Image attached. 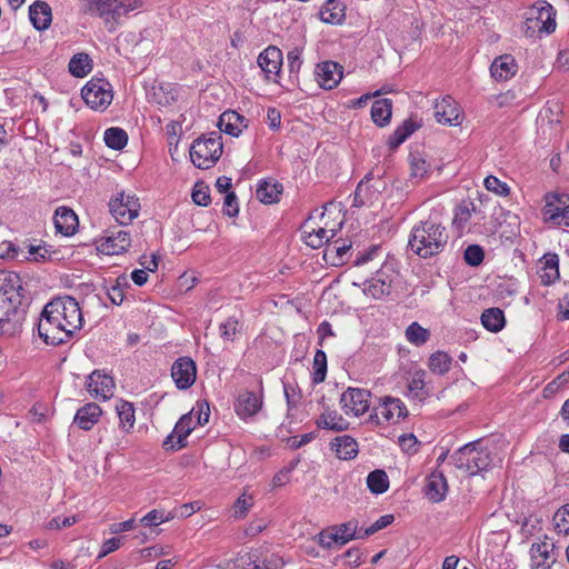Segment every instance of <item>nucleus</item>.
Listing matches in <instances>:
<instances>
[{
    "label": "nucleus",
    "mask_w": 569,
    "mask_h": 569,
    "mask_svg": "<svg viewBox=\"0 0 569 569\" xmlns=\"http://www.w3.org/2000/svg\"><path fill=\"white\" fill-rule=\"evenodd\" d=\"M449 240L447 228L432 219L420 221L411 229L408 247L422 259L441 253Z\"/></svg>",
    "instance_id": "nucleus-1"
},
{
    "label": "nucleus",
    "mask_w": 569,
    "mask_h": 569,
    "mask_svg": "<svg viewBox=\"0 0 569 569\" xmlns=\"http://www.w3.org/2000/svg\"><path fill=\"white\" fill-rule=\"evenodd\" d=\"M456 468L470 476L487 470L492 463V457L487 448L480 447V440L469 442L450 457Z\"/></svg>",
    "instance_id": "nucleus-2"
},
{
    "label": "nucleus",
    "mask_w": 569,
    "mask_h": 569,
    "mask_svg": "<svg viewBox=\"0 0 569 569\" xmlns=\"http://www.w3.org/2000/svg\"><path fill=\"white\" fill-rule=\"evenodd\" d=\"M137 8V0H90L88 11L103 19L109 31L116 30L121 19Z\"/></svg>",
    "instance_id": "nucleus-3"
},
{
    "label": "nucleus",
    "mask_w": 569,
    "mask_h": 569,
    "mask_svg": "<svg viewBox=\"0 0 569 569\" xmlns=\"http://www.w3.org/2000/svg\"><path fill=\"white\" fill-rule=\"evenodd\" d=\"M223 143L221 136L211 132L208 137L198 138L190 148V159L199 169L211 168L221 157Z\"/></svg>",
    "instance_id": "nucleus-4"
},
{
    "label": "nucleus",
    "mask_w": 569,
    "mask_h": 569,
    "mask_svg": "<svg viewBox=\"0 0 569 569\" xmlns=\"http://www.w3.org/2000/svg\"><path fill=\"white\" fill-rule=\"evenodd\" d=\"M48 311L54 315L58 312L57 319L62 322L69 340L73 337L74 332L82 327L83 318L79 303L70 296L58 297L48 302Z\"/></svg>",
    "instance_id": "nucleus-5"
},
{
    "label": "nucleus",
    "mask_w": 569,
    "mask_h": 569,
    "mask_svg": "<svg viewBox=\"0 0 569 569\" xmlns=\"http://www.w3.org/2000/svg\"><path fill=\"white\" fill-rule=\"evenodd\" d=\"M361 528L356 519L343 523L330 526L319 533V543L323 548L330 549L335 546L341 547L353 539H362Z\"/></svg>",
    "instance_id": "nucleus-6"
},
{
    "label": "nucleus",
    "mask_w": 569,
    "mask_h": 569,
    "mask_svg": "<svg viewBox=\"0 0 569 569\" xmlns=\"http://www.w3.org/2000/svg\"><path fill=\"white\" fill-rule=\"evenodd\" d=\"M408 416L406 405L399 399L391 396L379 398L378 405L372 407L369 421L373 425L399 422Z\"/></svg>",
    "instance_id": "nucleus-7"
},
{
    "label": "nucleus",
    "mask_w": 569,
    "mask_h": 569,
    "mask_svg": "<svg viewBox=\"0 0 569 569\" xmlns=\"http://www.w3.org/2000/svg\"><path fill=\"white\" fill-rule=\"evenodd\" d=\"M56 315L48 311V303L44 306L38 322V335L47 343L59 346L69 341L67 332Z\"/></svg>",
    "instance_id": "nucleus-8"
},
{
    "label": "nucleus",
    "mask_w": 569,
    "mask_h": 569,
    "mask_svg": "<svg viewBox=\"0 0 569 569\" xmlns=\"http://www.w3.org/2000/svg\"><path fill=\"white\" fill-rule=\"evenodd\" d=\"M528 29L551 33L556 30V10L545 0L535 2L527 11Z\"/></svg>",
    "instance_id": "nucleus-9"
},
{
    "label": "nucleus",
    "mask_w": 569,
    "mask_h": 569,
    "mask_svg": "<svg viewBox=\"0 0 569 569\" xmlns=\"http://www.w3.org/2000/svg\"><path fill=\"white\" fill-rule=\"evenodd\" d=\"M81 96L91 109L104 110L113 98L112 86L104 79L93 78L82 88Z\"/></svg>",
    "instance_id": "nucleus-10"
},
{
    "label": "nucleus",
    "mask_w": 569,
    "mask_h": 569,
    "mask_svg": "<svg viewBox=\"0 0 569 569\" xmlns=\"http://www.w3.org/2000/svg\"><path fill=\"white\" fill-rule=\"evenodd\" d=\"M397 278L398 273L395 271L392 264L383 263L375 276L365 282L363 293L373 299H382L391 293L393 282Z\"/></svg>",
    "instance_id": "nucleus-11"
},
{
    "label": "nucleus",
    "mask_w": 569,
    "mask_h": 569,
    "mask_svg": "<svg viewBox=\"0 0 569 569\" xmlns=\"http://www.w3.org/2000/svg\"><path fill=\"white\" fill-rule=\"evenodd\" d=\"M109 210L119 224H127L138 217L139 199L124 191L117 192L109 201Z\"/></svg>",
    "instance_id": "nucleus-12"
},
{
    "label": "nucleus",
    "mask_w": 569,
    "mask_h": 569,
    "mask_svg": "<svg viewBox=\"0 0 569 569\" xmlns=\"http://www.w3.org/2000/svg\"><path fill=\"white\" fill-rule=\"evenodd\" d=\"M371 392L363 388L348 387L340 397V406L346 415L360 417L370 406Z\"/></svg>",
    "instance_id": "nucleus-13"
},
{
    "label": "nucleus",
    "mask_w": 569,
    "mask_h": 569,
    "mask_svg": "<svg viewBox=\"0 0 569 569\" xmlns=\"http://www.w3.org/2000/svg\"><path fill=\"white\" fill-rule=\"evenodd\" d=\"M171 377L178 389L190 388L197 378L196 362L190 357L178 358L171 367Z\"/></svg>",
    "instance_id": "nucleus-14"
},
{
    "label": "nucleus",
    "mask_w": 569,
    "mask_h": 569,
    "mask_svg": "<svg viewBox=\"0 0 569 569\" xmlns=\"http://www.w3.org/2000/svg\"><path fill=\"white\" fill-rule=\"evenodd\" d=\"M342 66L331 60L318 63L315 69L316 81L326 90L336 88L342 79Z\"/></svg>",
    "instance_id": "nucleus-15"
},
{
    "label": "nucleus",
    "mask_w": 569,
    "mask_h": 569,
    "mask_svg": "<svg viewBox=\"0 0 569 569\" xmlns=\"http://www.w3.org/2000/svg\"><path fill=\"white\" fill-rule=\"evenodd\" d=\"M282 60V51L276 46H269L260 52L257 63L263 71L267 80L277 81L276 78L280 73Z\"/></svg>",
    "instance_id": "nucleus-16"
},
{
    "label": "nucleus",
    "mask_w": 569,
    "mask_h": 569,
    "mask_svg": "<svg viewBox=\"0 0 569 569\" xmlns=\"http://www.w3.org/2000/svg\"><path fill=\"white\" fill-rule=\"evenodd\" d=\"M114 381L112 377L94 370L89 377L87 382L88 391L94 398L107 400L113 395Z\"/></svg>",
    "instance_id": "nucleus-17"
},
{
    "label": "nucleus",
    "mask_w": 569,
    "mask_h": 569,
    "mask_svg": "<svg viewBox=\"0 0 569 569\" xmlns=\"http://www.w3.org/2000/svg\"><path fill=\"white\" fill-rule=\"evenodd\" d=\"M131 246L130 234L124 230L108 231L98 249L106 254H120Z\"/></svg>",
    "instance_id": "nucleus-18"
},
{
    "label": "nucleus",
    "mask_w": 569,
    "mask_h": 569,
    "mask_svg": "<svg viewBox=\"0 0 569 569\" xmlns=\"http://www.w3.org/2000/svg\"><path fill=\"white\" fill-rule=\"evenodd\" d=\"M262 408V395L253 391H241L234 402L236 413L241 419L256 416Z\"/></svg>",
    "instance_id": "nucleus-19"
},
{
    "label": "nucleus",
    "mask_w": 569,
    "mask_h": 569,
    "mask_svg": "<svg viewBox=\"0 0 569 569\" xmlns=\"http://www.w3.org/2000/svg\"><path fill=\"white\" fill-rule=\"evenodd\" d=\"M194 409L190 412L183 415L174 426L173 431L163 441V447L166 449H174L173 439L177 438V449H181L187 446V437L193 430L192 423V415Z\"/></svg>",
    "instance_id": "nucleus-20"
},
{
    "label": "nucleus",
    "mask_w": 569,
    "mask_h": 569,
    "mask_svg": "<svg viewBox=\"0 0 569 569\" xmlns=\"http://www.w3.org/2000/svg\"><path fill=\"white\" fill-rule=\"evenodd\" d=\"M218 127L220 131L232 136L239 137V134L248 127V119L234 110H227L221 113Z\"/></svg>",
    "instance_id": "nucleus-21"
},
{
    "label": "nucleus",
    "mask_w": 569,
    "mask_h": 569,
    "mask_svg": "<svg viewBox=\"0 0 569 569\" xmlns=\"http://www.w3.org/2000/svg\"><path fill=\"white\" fill-rule=\"evenodd\" d=\"M518 71L516 59L511 54H502L496 58L490 67V73L497 81H507Z\"/></svg>",
    "instance_id": "nucleus-22"
},
{
    "label": "nucleus",
    "mask_w": 569,
    "mask_h": 569,
    "mask_svg": "<svg viewBox=\"0 0 569 569\" xmlns=\"http://www.w3.org/2000/svg\"><path fill=\"white\" fill-rule=\"evenodd\" d=\"M53 222L56 230L67 237L74 234L79 226L76 212L68 207H59L56 210Z\"/></svg>",
    "instance_id": "nucleus-23"
},
{
    "label": "nucleus",
    "mask_w": 569,
    "mask_h": 569,
    "mask_svg": "<svg viewBox=\"0 0 569 569\" xmlns=\"http://www.w3.org/2000/svg\"><path fill=\"white\" fill-rule=\"evenodd\" d=\"M448 492L447 479L442 472H432L425 486L426 497L433 503L441 502L446 499Z\"/></svg>",
    "instance_id": "nucleus-24"
},
{
    "label": "nucleus",
    "mask_w": 569,
    "mask_h": 569,
    "mask_svg": "<svg viewBox=\"0 0 569 569\" xmlns=\"http://www.w3.org/2000/svg\"><path fill=\"white\" fill-rule=\"evenodd\" d=\"M102 415V410L99 405L94 402H88L78 409L73 418V423L79 429L89 431L99 421Z\"/></svg>",
    "instance_id": "nucleus-25"
},
{
    "label": "nucleus",
    "mask_w": 569,
    "mask_h": 569,
    "mask_svg": "<svg viewBox=\"0 0 569 569\" xmlns=\"http://www.w3.org/2000/svg\"><path fill=\"white\" fill-rule=\"evenodd\" d=\"M553 549L555 545L548 541L532 543L530 548L532 566L536 568L549 567L555 561L552 557Z\"/></svg>",
    "instance_id": "nucleus-26"
},
{
    "label": "nucleus",
    "mask_w": 569,
    "mask_h": 569,
    "mask_svg": "<svg viewBox=\"0 0 569 569\" xmlns=\"http://www.w3.org/2000/svg\"><path fill=\"white\" fill-rule=\"evenodd\" d=\"M29 18L37 30H46L51 23V8L47 2L37 1L29 8Z\"/></svg>",
    "instance_id": "nucleus-27"
},
{
    "label": "nucleus",
    "mask_w": 569,
    "mask_h": 569,
    "mask_svg": "<svg viewBox=\"0 0 569 569\" xmlns=\"http://www.w3.org/2000/svg\"><path fill=\"white\" fill-rule=\"evenodd\" d=\"M459 112L455 101L450 98H443L440 102L435 106V118L439 123L442 124H456Z\"/></svg>",
    "instance_id": "nucleus-28"
},
{
    "label": "nucleus",
    "mask_w": 569,
    "mask_h": 569,
    "mask_svg": "<svg viewBox=\"0 0 569 569\" xmlns=\"http://www.w3.org/2000/svg\"><path fill=\"white\" fill-rule=\"evenodd\" d=\"M24 315L17 308H10L0 319V335L1 336H14L21 330Z\"/></svg>",
    "instance_id": "nucleus-29"
},
{
    "label": "nucleus",
    "mask_w": 569,
    "mask_h": 569,
    "mask_svg": "<svg viewBox=\"0 0 569 569\" xmlns=\"http://www.w3.org/2000/svg\"><path fill=\"white\" fill-rule=\"evenodd\" d=\"M331 448L336 450L339 459L349 460L358 455V442L348 435L336 437L331 441Z\"/></svg>",
    "instance_id": "nucleus-30"
},
{
    "label": "nucleus",
    "mask_w": 569,
    "mask_h": 569,
    "mask_svg": "<svg viewBox=\"0 0 569 569\" xmlns=\"http://www.w3.org/2000/svg\"><path fill=\"white\" fill-rule=\"evenodd\" d=\"M346 6L340 0H327L319 12L320 19L326 23L337 24L346 17Z\"/></svg>",
    "instance_id": "nucleus-31"
},
{
    "label": "nucleus",
    "mask_w": 569,
    "mask_h": 569,
    "mask_svg": "<svg viewBox=\"0 0 569 569\" xmlns=\"http://www.w3.org/2000/svg\"><path fill=\"white\" fill-rule=\"evenodd\" d=\"M569 206V194L567 193H548L546 194V204L543 207V216L547 221L552 222L551 214H560Z\"/></svg>",
    "instance_id": "nucleus-32"
},
{
    "label": "nucleus",
    "mask_w": 569,
    "mask_h": 569,
    "mask_svg": "<svg viewBox=\"0 0 569 569\" xmlns=\"http://www.w3.org/2000/svg\"><path fill=\"white\" fill-rule=\"evenodd\" d=\"M482 326L490 332H499L506 326L505 312L500 308L486 309L481 315Z\"/></svg>",
    "instance_id": "nucleus-33"
},
{
    "label": "nucleus",
    "mask_w": 569,
    "mask_h": 569,
    "mask_svg": "<svg viewBox=\"0 0 569 569\" xmlns=\"http://www.w3.org/2000/svg\"><path fill=\"white\" fill-rule=\"evenodd\" d=\"M317 426L322 429L340 432L348 429L349 422L336 410H332L323 412L317 419Z\"/></svg>",
    "instance_id": "nucleus-34"
},
{
    "label": "nucleus",
    "mask_w": 569,
    "mask_h": 569,
    "mask_svg": "<svg viewBox=\"0 0 569 569\" xmlns=\"http://www.w3.org/2000/svg\"><path fill=\"white\" fill-rule=\"evenodd\" d=\"M281 192L282 184L263 180L258 184L256 194L261 202L271 204L279 201Z\"/></svg>",
    "instance_id": "nucleus-35"
},
{
    "label": "nucleus",
    "mask_w": 569,
    "mask_h": 569,
    "mask_svg": "<svg viewBox=\"0 0 569 569\" xmlns=\"http://www.w3.org/2000/svg\"><path fill=\"white\" fill-rule=\"evenodd\" d=\"M391 108L392 102L390 99L376 100L371 107L372 121L379 127L388 124L391 118Z\"/></svg>",
    "instance_id": "nucleus-36"
},
{
    "label": "nucleus",
    "mask_w": 569,
    "mask_h": 569,
    "mask_svg": "<svg viewBox=\"0 0 569 569\" xmlns=\"http://www.w3.org/2000/svg\"><path fill=\"white\" fill-rule=\"evenodd\" d=\"M116 411L119 417L120 428L124 432H130L136 422L133 403L120 400L116 406Z\"/></svg>",
    "instance_id": "nucleus-37"
},
{
    "label": "nucleus",
    "mask_w": 569,
    "mask_h": 569,
    "mask_svg": "<svg viewBox=\"0 0 569 569\" xmlns=\"http://www.w3.org/2000/svg\"><path fill=\"white\" fill-rule=\"evenodd\" d=\"M418 126L412 120H405L388 139V147L391 150L397 149L416 130Z\"/></svg>",
    "instance_id": "nucleus-38"
},
{
    "label": "nucleus",
    "mask_w": 569,
    "mask_h": 569,
    "mask_svg": "<svg viewBox=\"0 0 569 569\" xmlns=\"http://www.w3.org/2000/svg\"><path fill=\"white\" fill-rule=\"evenodd\" d=\"M278 561H280V559H277L276 561H273L272 559H266L263 561V566H260L252 561L250 556L244 555L238 557L231 563H229L227 569H278Z\"/></svg>",
    "instance_id": "nucleus-39"
},
{
    "label": "nucleus",
    "mask_w": 569,
    "mask_h": 569,
    "mask_svg": "<svg viewBox=\"0 0 569 569\" xmlns=\"http://www.w3.org/2000/svg\"><path fill=\"white\" fill-rule=\"evenodd\" d=\"M351 248V243L340 242L339 240L329 243L325 250V259L332 264L338 266L343 263V258Z\"/></svg>",
    "instance_id": "nucleus-40"
},
{
    "label": "nucleus",
    "mask_w": 569,
    "mask_h": 569,
    "mask_svg": "<svg viewBox=\"0 0 569 569\" xmlns=\"http://www.w3.org/2000/svg\"><path fill=\"white\" fill-rule=\"evenodd\" d=\"M367 486L375 495L385 493L389 489V479L386 471L377 469L367 477Z\"/></svg>",
    "instance_id": "nucleus-41"
},
{
    "label": "nucleus",
    "mask_w": 569,
    "mask_h": 569,
    "mask_svg": "<svg viewBox=\"0 0 569 569\" xmlns=\"http://www.w3.org/2000/svg\"><path fill=\"white\" fill-rule=\"evenodd\" d=\"M90 62L87 53H77L69 61V72L77 78H83L91 71Z\"/></svg>",
    "instance_id": "nucleus-42"
},
{
    "label": "nucleus",
    "mask_w": 569,
    "mask_h": 569,
    "mask_svg": "<svg viewBox=\"0 0 569 569\" xmlns=\"http://www.w3.org/2000/svg\"><path fill=\"white\" fill-rule=\"evenodd\" d=\"M104 142L106 144L113 150H121L128 143V134L127 132L118 127L108 128L104 131Z\"/></svg>",
    "instance_id": "nucleus-43"
},
{
    "label": "nucleus",
    "mask_w": 569,
    "mask_h": 569,
    "mask_svg": "<svg viewBox=\"0 0 569 569\" xmlns=\"http://www.w3.org/2000/svg\"><path fill=\"white\" fill-rule=\"evenodd\" d=\"M545 259L546 272L541 276L542 283L550 284L559 278V258L556 253H547Z\"/></svg>",
    "instance_id": "nucleus-44"
},
{
    "label": "nucleus",
    "mask_w": 569,
    "mask_h": 569,
    "mask_svg": "<svg viewBox=\"0 0 569 569\" xmlns=\"http://www.w3.org/2000/svg\"><path fill=\"white\" fill-rule=\"evenodd\" d=\"M312 383L319 385L325 381L327 376V355L323 350L318 349L312 362Z\"/></svg>",
    "instance_id": "nucleus-45"
},
{
    "label": "nucleus",
    "mask_w": 569,
    "mask_h": 569,
    "mask_svg": "<svg viewBox=\"0 0 569 569\" xmlns=\"http://www.w3.org/2000/svg\"><path fill=\"white\" fill-rule=\"evenodd\" d=\"M451 358L443 351H437L429 358V369L437 375H445L450 370Z\"/></svg>",
    "instance_id": "nucleus-46"
},
{
    "label": "nucleus",
    "mask_w": 569,
    "mask_h": 569,
    "mask_svg": "<svg viewBox=\"0 0 569 569\" xmlns=\"http://www.w3.org/2000/svg\"><path fill=\"white\" fill-rule=\"evenodd\" d=\"M406 338L410 343L415 346H422L429 340L430 332L426 328L421 327L418 322H412L406 329Z\"/></svg>",
    "instance_id": "nucleus-47"
},
{
    "label": "nucleus",
    "mask_w": 569,
    "mask_h": 569,
    "mask_svg": "<svg viewBox=\"0 0 569 569\" xmlns=\"http://www.w3.org/2000/svg\"><path fill=\"white\" fill-rule=\"evenodd\" d=\"M409 163L412 178L423 179L429 172V164L419 153H410Z\"/></svg>",
    "instance_id": "nucleus-48"
},
{
    "label": "nucleus",
    "mask_w": 569,
    "mask_h": 569,
    "mask_svg": "<svg viewBox=\"0 0 569 569\" xmlns=\"http://www.w3.org/2000/svg\"><path fill=\"white\" fill-rule=\"evenodd\" d=\"M191 198L196 204L207 207L211 201L209 187L202 181L197 182L193 187Z\"/></svg>",
    "instance_id": "nucleus-49"
},
{
    "label": "nucleus",
    "mask_w": 569,
    "mask_h": 569,
    "mask_svg": "<svg viewBox=\"0 0 569 569\" xmlns=\"http://www.w3.org/2000/svg\"><path fill=\"white\" fill-rule=\"evenodd\" d=\"M463 258L468 266L477 267L483 261L485 251L478 244H470L466 248Z\"/></svg>",
    "instance_id": "nucleus-50"
},
{
    "label": "nucleus",
    "mask_w": 569,
    "mask_h": 569,
    "mask_svg": "<svg viewBox=\"0 0 569 569\" xmlns=\"http://www.w3.org/2000/svg\"><path fill=\"white\" fill-rule=\"evenodd\" d=\"M220 337L226 341H233L234 336L240 330L239 321L236 318H228L220 325Z\"/></svg>",
    "instance_id": "nucleus-51"
},
{
    "label": "nucleus",
    "mask_w": 569,
    "mask_h": 569,
    "mask_svg": "<svg viewBox=\"0 0 569 569\" xmlns=\"http://www.w3.org/2000/svg\"><path fill=\"white\" fill-rule=\"evenodd\" d=\"M127 280L124 277H119L116 280V283L111 286L108 290V297L113 305L120 306L123 302L124 293L123 286H127Z\"/></svg>",
    "instance_id": "nucleus-52"
},
{
    "label": "nucleus",
    "mask_w": 569,
    "mask_h": 569,
    "mask_svg": "<svg viewBox=\"0 0 569 569\" xmlns=\"http://www.w3.org/2000/svg\"><path fill=\"white\" fill-rule=\"evenodd\" d=\"M483 184L488 191H491L498 196H508L510 192L508 184L495 176H488L485 179Z\"/></svg>",
    "instance_id": "nucleus-53"
},
{
    "label": "nucleus",
    "mask_w": 569,
    "mask_h": 569,
    "mask_svg": "<svg viewBox=\"0 0 569 569\" xmlns=\"http://www.w3.org/2000/svg\"><path fill=\"white\" fill-rule=\"evenodd\" d=\"M553 521L560 532L569 533V505H565L557 510Z\"/></svg>",
    "instance_id": "nucleus-54"
},
{
    "label": "nucleus",
    "mask_w": 569,
    "mask_h": 569,
    "mask_svg": "<svg viewBox=\"0 0 569 569\" xmlns=\"http://www.w3.org/2000/svg\"><path fill=\"white\" fill-rule=\"evenodd\" d=\"M425 372H417L415 377L409 382V391L412 393L415 398L423 399L427 392H425V381H423Z\"/></svg>",
    "instance_id": "nucleus-55"
},
{
    "label": "nucleus",
    "mask_w": 569,
    "mask_h": 569,
    "mask_svg": "<svg viewBox=\"0 0 569 569\" xmlns=\"http://www.w3.org/2000/svg\"><path fill=\"white\" fill-rule=\"evenodd\" d=\"M302 49L293 48L287 54L288 69L290 74H298L302 66Z\"/></svg>",
    "instance_id": "nucleus-56"
},
{
    "label": "nucleus",
    "mask_w": 569,
    "mask_h": 569,
    "mask_svg": "<svg viewBox=\"0 0 569 569\" xmlns=\"http://www.w3.org/2000/svg\"><path fill=\"white\" fill-rule=\"evenodd\" d=\"M251 507H252V498L246 497V495H242L233 503V507H232L233 516L236 518H243L247 516V513Z\"/></svg>",
    "instance_id": "nucleus-57"
},
{
    "label": "nucleus",
    "mask_w": 569,
    "mask_h": 569,
    "mask_svg": "<svg viewBox=\"0 0 569 569\" xmlns=\"http://www.w3.org/2000/svg\"><path fill=\"white\" fill-rule=\"evenodd\" d=\"M222 211L226 216H228L230 218H233L238 214L239 206H238L237 196L233 191H230L224 196Z\"/></svg>",
    "instance_id": "nucleus-58"
},
{
    "label": "nucleus",
    "mask_w": 569,
    "mask_h": 569,
    "mask_svg": "<svg viewBox=\"0 0 569 569\" xmlns=\"http://www.w3.org/2000/svg\"><path fill=\"white\" fill-rule=\"evenodd\" d=\"M169 519L168 516H164L162 511L151 510L146 516H143L140 522L146 527L158 526Z\"/></svg>",
    "instance_id": "nucleus-59"
},
{
    "label": "nucleus",
    "mask_w": 569,
    "mask_h": 569,
    "mask_svg": "<svg viewBox=\"0 0 569 569\" xmlns=\"http://www.w3.org/2000/svg\"><path fill=\"white\" fill-rule=\"evenodd\" d=\"M29 253L32 256V260L37 262L47 261L51 254L47 244L30 246Z\"/></svg>",
    "instance_id": "nucleus-60"
},
{
    "label": "nucleus",
    "mask_w": 569,
    "mask_h": 569,
    "mask_svg": "<svg viewBox=\"0 0 569 569\" xmlns=\"http://www.w3.org/2000/svg\"><path fill=\"white\" fill-rule=\"evenodd\" d=\"M78 522L77 516H70V517H54L51 520L48 521L47 528L48 529H61V528H68L71 527Z\"/></svg>",
    "instance_id": "nucleus-61"
},
{
    "label": "nucleus",
    "mask_w": 569,
    "mask_h": 569,
    "mask_svg": "<svg viewBox=\"0 0 569 569\" xmlns=\"http://www.w3.org/2000/svg\"><path fill=\"white\" fill-rule=\"evenodd\" d=\"M398 441L405 452L413 453L417 451L418 440L413 433L401 435Z\"/></svg>",
    "instance_id": "nucleus-62"
},
{
    "label": "nucleus",
    "mask_w": 569,
    "mask_h": 569,
    "mask_svg": "<svg viewBox=\"0 0 569 569\" xmlns=\"http://www.w3.org/2000/svg\"><path fill=\"white\" fill-rule=\"evenodd\" d=\"M210 418V408L207 401H198L197 402V423L199 426H204L209 422Z\"/></svg>",
    "instance_id": "nucleus-63"
},
{
    "label": "nucleus",
    "mask_w": 569,
    "mask_h": 569,
    "mask_svg": "<svg viewBox=\"0 0 569 569\" xmlns=\"http://www.w3.org/2000/svg\"><path fill=\"white\" fill-rule=\"evenodd\" d=\"M379 250L380 248L378 246H372L363 252H358L357 258L355 260V264L362 266L371 261L378 254Z\"/></svg>",
    "instance_id": "nucleus-64"
}]
</instances>
